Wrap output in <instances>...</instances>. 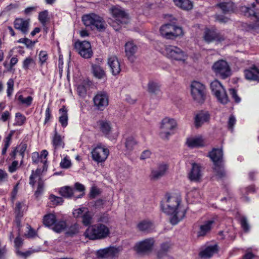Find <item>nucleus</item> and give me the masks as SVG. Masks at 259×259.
<instances>
[{
    "mask_svg": "<svg viewBox=\"0 0 259 259\" xmlns=\"http://www.w3.org/2000/svg\"><path fill=\"white\" fill-rule=\"evenodd\" d=\"M120 251L119 247H110L98 250L97 255L101 258L112 257L117 256Z\"/></svg>",
    "mask_w": 259,
    "mask_h": 259,
    "instance_id": "nucleus-16",
    "label": "nucleus"
},
{
    "mask_svg": "<svg viewBox=\"0 0 259 259\" xmlns=\"http://www.w3.org/2000/svg\"><path fill=\"white\" fill-rule=\"evenodd\" d=\"M137 144V142L133 137H128L125 140V147L129 152L132 151Z\"/></svg>",
    "mask_w": 259,
    "mask_h": 259,
    "instance_id": "nucleus-41",
    "label": "nucleus"
},
{
    "mask_svg": "<svg viewBox=\"0 0 259 259\" xmlns=\"http://www.w3.org/2000/svg\"><path fill=\"white\" fill-rule=\"evenodd\" d=\"M203 38L207 42H210L214 40L221 41L225 39L224 36L218 32L215 28H206L204 32Z\"/></svg>",
    "mask_w": 259,
    "mask_h": 259,
    "instance_id": "nucleus-14",
    "label": "nucleus"
},
{
    "mask_svg": "<svg viewBox=\"0 0 259 259\" xmlns=\"http://www.w3.org/2000/svg\"><path fill=\"white\" fill-rule=\"evenodd\" d=\"M85 190L84 186L79 183H76L75 184V189H73V190H75V192L77 191L80 193L78 195H76L75 196V198H81L84 195V191Z\"/></svg>",
    "mask_w": 259,
    "mask_h": 259,
    "instance_id": "nucleus-48",
    "label": "nucleus"
},
{
    "mask_svg": "<svg viewBox=\"0 0 259 259\" xmlns=\"http://www.w3.org/2000/svg\"><path fill=\"white\" fill-rule=\"evenodd\" d=\"M108 64L110 67L112 73L114 75L118 74L120 71V65L116 56H111L108 58Z\"/></svg>",
    "mask_w": 259,
    "mask_h": 259,
    "instance_id": "nucleus-24",
    "label": "nucleus"
},
{
    "mask_svg": "<svg viewBox=\"0 0 259 259\" xmlns=\"http://www.w3.org/2000/svg\"><path fill=\"white\" fill-rule=\"evenodd\" d=\"M95 106L100 110L104 109L108 105V97L104 92L98 93L94 98Z\"/></svg>",
    "mask_w": 259,
    "mask_h": 259,
    "instance_id": "nucleus-15",
    "label": "nucleus"
},
{
    "mask_svg": "<svg viewBox=\"0 0 259 259\" xmlns=\"http://www.w3.org/2000/svg\"><path fill=\"white\" fill-rule=\"evenodd\" d=\"M177 127V121L172 118H164L161 122L159 136L161 139L168 140L169 137L174 134V130Z\"/></svg>",
    "mask_w": 259,
    "mask_h": 259,
    "instance_id": "nucleus-5",
    "label": "nucleus"
},
{
    "mask_svg": "<svg viewBox=\"0 0 259 259\" xmlns=\"http://www.w3.org/2000/svg\"><path fill=\"white\" fill-rule=\"evenodd\" d=\"M165 55L171 60L183 62L187 58V55L184 51L174 46H166L165 49Z\"/></svg>",
    "mask_w": 259,
    "mask_h": 259,
    "instance_id": "nucleus-8",
    "label": "nucleus"
},
{
    "mask_svg": "<svg viewBox=\"0 0 259 259\" xmlns=\"http://www.w3.org/2000/svg\"><path fill=\"white\" fill-rule=\"evenodd\" d=\"M191 94L195 102L199 104H202L206 99V90L205 86L200 82L192 81L191 84Z\"/></svg>",
    "mask_w": 259,
    "mask_h": 259,
    "instance_id": "nucleus-6",
    "label": "nucleus"
},
{
    "mask_svg": "<svg viewBox=\"0 0 259 259\" xmlns=\"http://www.w3.org/2000/svg\"><path fill=\"white\" fill-rule=\"evenodd\" d=\"M160 32L161 35L166 39H173L183 34L181 27L170 23L163 25L160 28Z\"/></svg>",
    "mask_w": 259,
    "mask_h": 259,
    "instance_id": "nucleus-7",
    "label": "nucleus"
},
{
    "mask_svg": "<svg viewBox=\"0 0 259 259\" xmlns=\"http://www.w3.org/2000/svg\"><path fill=\"white\" fill-rule=\"evenodd\" d=\"M202 177L201 167L197 164L193 163L191 171L189 174V179L192 181H198Z\"/></svg>",
    "mask_w": 259,
    "mask_h": 259,
    "instance_id": "nucleus-23",
    "label": "nucleus"
},
{
    "mask_svg": "<svg viewBox=\"0 0 259 259\" xmlns=\"http://www.w3.org/2000/svg\"><path fill=\"white\" fill-rule=\"evenodd\" d=\"M88 83L85 81H83L81 84L77 87V92L78 95L81 97H84L87 94Z\"/></svg>",
    "mask_w": 259,
    "mask_h": 259,
    "instance_id": "nucleus-44",
    "label": "nucleus"
},
{
    "mask_svg": "<svg viewBox=\"0 0 259 259\" xmlns=\"http://www.w3.org/2000/svg\"><path fill=\"white\" fill-rule=\"evenodd\" d=\"M39 62L41 66H42L47 60L48 56L47 53L45 51H41L38 55Z\"/></svg>",
    "mask_w": 259,
    "mask_h": 259,
    "instance_id": "nucleus-55",
    "label": "nucleus"
},
{
    "mask_svg": "<svg viewBox=\"0 0 259 259\" xmlns=\"http://www.w3.org/2000/svg\"><path fill=\"white\" fill-rule=\"evenodd\" d=\"M49 199L51 201L53 202V204L56 205L61 204L63 201V200L61 197L56 196L53 194H51L50 196Z\"/></svg>",
    "mask_w": 259,
    "mask_h": 259,
    "instance_id": "nucleus-57",
    "label": "nucleus"
},
{
    "mask_svg": "<svg viewBox=\"0 0 259 259\" xmlns=\"http://www.w3.org/2000/svg\"><path fill=\"white\" fill-rule=\"evenodd\" d=\"M186 143L189 147L192 148L202 147L204 145V141L201 137L189 138L187 139Z\"/></svg>",
    "mask_w": 259,
    "mask_h": 259,
    "instance_id": "nucleus-30",
    "label": "nucleus"
},
{
    "mask_svg": "<svg viewBox=\"0 0 259 259\" xmlns=\"http://www.w3.org/2000/svg\"><path fill=\"white\" fill-rule=\"evenodd\" d=\"M212 68L215 74L223 79L226 78L231 74V68L228 63L224 60L215 62Z\"/></svg>",
    "mask_w": 259,
    "mask_h": 259,
    "instance_id": "nucleus-9",
    "label": "nucleus"
},
{
    "mask_svg": "<svg viewBox=\"0 0 259 259\" xmlns=\"http://www.w3.org/2000/svg\"><path fill=\"white\" fill-rule=\"evenodd\" d=\"M7 96L8 97H10L12 96L13 91H14V80L12 78L9 79L7 82Z\"/></svg>",
    "mask_w": 259,
    "mask_h": 259,
    "instance_id": "nucleus-50",
    "label": "nucleus"
},
{
    "mask_svg": "<svg viewBox=\"0 0 259 259\" xmlns=\"http://www.w3.org/2000/svg\"><path fill=\"white\" fill-rule=\"evenodd\" d=\"M137 228L140 232L149 233L153 230L154 225L150 221L143 220L137 224Z\"/></svg>",
    "mask_w": 259,
    "mask_h": 259,
    "instance_id": "nucleus-26",
    "label": "nucleus"
},
{
    "mask_svg": "<svg viewBox=\"0 0 259 259\" xmlns=\"http://www.w3.org/2000/svg\"><path fill=\"white\" fill-rule=\"evenodd\" d=\"M229 93L236 103H239L241 101V98L238 96L237 91L234 89H230Z\"/></svg>",
    "mask_w": 259,
    "mask_h": 259,
    "instance_id": "nucleus-61",
    "label": "nucleus"
},
{
    "mask_svg": "<svg viewBox=\"0 0 259 259\" xmlns=\"http://www.w3.org/2000/svg\"><path fill=\"white\" fill-rule=\"evenodd\" d=\"M52 144L54 147V152L59 148H63L65 146L63 138L57 132L56 130L55 131V134L52 138Z\"/></svg>",
    "mask_w": 259,
    "mask_h": 259,
    "instance_id": "nucleus-29",
    "label": "nucleus"
},
{
    "mask_svg": "<svg viewBox=\"0 0 259 259\" xmlns=\"http://www.w3.org/2000/svg\"><path fill=\"white\" fill-rule=\"evenodd\" d=\"M235 123L236 118L235 116L234 115H231L228 122V127L229 130L232 132L233 130L234 125L235 124Z\"/></svg>",
    "mask_w": 259,
    "mask_h": 259,
    "instance_id": "nucleus-63",
    "label": "nucleus"
},
{
    "mask_svg": "<svg viewBox=\"0 0 259 259\" xmlns=\"http://www.w3.org/2000/svg\"><path fill=\"white\" fill-rule=\"evenodd\" d=\"M244 75L248 80L259 82V69L254 65L245 69Z\"/></svg>",
    "mask_w": 259,
    "mask_h": 259,
    "instance_id": "nucleus-17",
    "label": "nucleus"
},
{
    "mask_svg": "<svg viewBox=\"0 0 259 259\" xmlns=\"http://www.w3.org/2000/svg\"><path fill=\"white\" fill-rule=\"evenodd\" d=\"M18 100L22 104H24L27 107H29L32 104L33 98L31 96H28L27 98H24L23 95H20L18 97Z\"/></svg>",
    "mask_w": 259,
    "mask_h": 259,
    "instance_id": "nucleus-47",
    "label": "nucleus"
},
{
    "mask_svg": "<svg viewBox=\"0 0 259 259\" xmlns=\"http://www.w3.org/2000/svg\"><path fill=\"white\" fill-rule=\"evenodd\" d=\"M79 228V225L77 224H74L69 227L68 231L66 232V235L68 236L72 237L78 232Z\"/></svg>",
    "mask_w": 259,
    "mask_h": 259,
    "instance_id": "nucleus-46",
    "label": "nucleus"
},
{
    "mask_svg": "<svg viewBox=\"0 0 259 259\" xmlns=\"http://www.w3.org/2000/svg\"><path fill=\"white\" fill-rule=\"evenodd\" d=\"M66 227V223L65 221H60L55 222L52 227L53 230L58 233L62 232Z\"/></svg>",
    "mask_w": 259,
    "mask_h": 259,
    "instance_id": "nucleus-43",
    "label": "nucleus"
},
{
    "mask_svg": "<svg viewBox=\"0 0 259 259\" xmlns=\"http://www.w3.org/2000/svg\"><path fill=\"white\" fill-rule=\"evenodd\" d=\"M56 222V218L55 214L49 213L44 216L43 219L44 224L47 227L53 226Z\"/></svg>",
    "mask_w": 259,
    "mask_h": 259,
    "instance_id": "nucleus-38",
    "label": "nucleus"
},
{
    "mask_svg": "<svg viewBox=\"0 0 259 259\" xmlns=\"http://www.w3.org/2000/svg\"><path fill=\"white\" fill-rule=\"evenodd\" d=\"M255 4L252 3L251 7H248L246 6L241 7L240 10L242 13L246 17H254L256 20L255 24H249L247 27L248 31H256L259 29V13L255 11Z\"/></svg>",
    "mask_w": 259,
    "mask_h": 259,
    "instance_id": "nucleus-10",
    "label": "nucleus"
},
{
    "mask_svg": "<svg viewBox=\"0 0 259 259\" xmlns=\"http://www.w3.org/2000/svg\"><path fill=\"white\" fill-rule=\"evenodd\" d=\"M214 96L216 97L218 100L223 104H227L229 101L226 91L224 88H223V92H221V93H218Z\"/></svg>",
    "mask_w": 259,
    "mask_h": 259,
    "instance_id": "nucleus-42",
    "label": "nucleus"
},
{
    "mask_svg": "<svg viewBox=\"0 0 259 259\" xmlns=\"http://www.w3.org/2000/svg\"><path fill=\"white\" fill-rule=\"evenodd\" d=\"M210 119V115L207 111H201L196 114L194 117V124L196 128H199Z\"/></svg>",
    "mask_w": 259,
    "mask_h": 259,
    "instance_id": "nucleus-18",
    "label": "nucleus"
},
{
    "mask_svg": "<svg viewBox=\"0 0 259 259\" xmlns=\"http://www.w3.org/2000/svg\"><path fill=\"white\" fill-rule=\"evenodd\" d=\"M208 156L214 164H222L223 161V152L222 149L213 148L209 152Z\"/></svg>",
    "mask_w": 259,
    "mask_h": 259,
    "instance_id": "nucleus-21",
    "label": "nucleus"
},
{
    "mask_svg": "<svg viewBox=\"0 0 259 259\" xmlns=\"http://www.w3.org/2000/svg\"><path fill=\"white\" fill-rule=\"evenodd\" d=\"M109 233V229L107 226L97 224L90 226L84 232V236L91 240H97L107 237Z\"/></svg>",
    "mask_w": 259,
    "mask_h": 259,
    "instance_id": "nucleus-2",
    "label": "nucleus"
},
{
    "mask_svg": "<svg viewBox=\"0 0 259 259\" xmlns=\"http://www.w3.org/2000/svg\"><path fill=\"white\" fill-rule=\"evenodd\" d=\"M109 154V150L101 144H98L92 151L93 159L97 162H104Z\"/></svg>",
    "mask_w": 259,
    "mask_h": 259,
    "instance_id": "nucleus-12",
    "label": "nucleus"
},
{
    "mask_svg": "<svg viewBox=\"0 0 259 259\" xmlns=\"http://www.w3.org/2000/svg\"><path fill=\"white\" fill-rule=\"evenodd\" d=\"M223 86L217 80H214L210 83V89L212 92L215 95L218 93L223 92Z\"/></svg>",
    "mask_w": 259,
    "mask_h": 259,
    "instance_id": "nucleus-39",
    "label": "nucleus"
},
{
    "mask_svg": "<svg viewBox=\"0 0 259 259\" xmlns=\"http://www.w3.org/2000/svg\"><path fill=\"white\" fill-rule=\"evenodd\" d=\"M240 224L242 228L244 231L247 232L249 230V226L248 224L247 220L246 217H242L240 218Z\"/></svg>",
    "mask_w": 259,
    "mask_h": 259,
    "instance_id": "nucleus-59",
    "label": "nucleus"
},
{
    "mask_svg": "<svg viewBox=\"0 0 259 259\" xmlns=\"http://www.w3.org/2000/svg\"><path fill=\"white\" fill-rule=\"evenodd\" d=\"M15 29L19 30L23 33L26 34L29 30V21L22 18H17L14 22Z\"/></svg>",
    "mask_w": 259,
    "mask_h": 259,
    "instance_id": "nucleus-22",
    "label": "nucleus"
},
{
    "mask_svg": "<svg viewBox=\"0 0 259 259\" xmlns=\"http://www.w3.org/2000/svg\"><path fill=\"white\" fill-rule=\"evenodd\" d=\"M48 12L47 10L39 13L38 15V19L41 23L45 25L47 21Z\"/></svg>",
    "mask_w": 259,
    "mask_h": 259,
    "instance_id": "nucleus-56",
    "label": "nucleus"
},
{
    "mask_svg": "<svg viewBox=\"0 0 259 259\" xmlns=\"http://www.w3.org/2000/svg\"><path fill=\"white\" fill-rule=\"evenodd\" d=\"M15 120L17 125H22L25 122L26 117L21 113L18 112L16 113Z\"/></svg>",
    "mask_w": 259,
    "mask_h": 259,
    "instance_id": "nucleus-51",
    "label": "nucleus"
},
{
    "mask_svg": "<svg viewBox=\"0 0 259 259\" xmlns=\"http://www.w3.org/2000/svg\"><path fill=\"white\" fill-rule=\"evenodd\" d=\"M12 134H10L4 140V147L2 149V154L3 155H5L6 153L7 149L9 147L10 145L11 140L12 139Z\"/></svg>",
    "mask_w": 259,
    "mask_h": 259,
    "instance_id": "nucleus-54",
    "label": "nucleus"
},
{
    "mask_svg": "<svg viewBox=\"0 0 259 259\" xmlns=\"http://www.w3.org/2000/svg\"><path fill=\"white\" fill-rule=\"evenodd\" d=\"M40 169L37 168L34 172L33 170L29 178V184L32 186H34L35 183V179L39 177V174L40 172Z\"/></svg>",
    "mask_w": 259,
    "mask_h": 259,
    "instance_id": "nucleus-49",
    "label": "nucleus"
},
{
    "mask_svg": "<svg viewBox=\"0 0 259 259\" xmlns=\"http://www.w3.org/2000/svg\"><path fill=\"white\" fill-rule=\"evenodd\" d=\"M19 167V163L18 161H14L9 166V171L11 173L14 172Z\"/></svg>",
    "mask_w": 259,
    "mask_h": 259,
    "instance_id": "nucleus-64",
    "label": "nucleus"
},
{
    "mask_svg": "<svg viewBox=\"0 0 259 259\" xmlns=\"http://www.w3.org/2000/svg\"><path fill=\"white\" fill-rule=\"evenodd\" d=\"M172 246V244L169 241L162 243L160 245L159 248L156 251V256L158 259H163L168 256V252Z\"/></svg>",
    "mask_w": 259,
    "mask_h": 259,
    "instance_id": "nucleus-20",
    "label": "nucleus"
},
{
    "mask_svg": "<svg viewBox=\"0 0 259 259\" xmlns=\"http://www.w3.org/2000/svg\"><path fill=\"white\" fill-rule=\"evenodd\" d=\"M87 210V208L85 207L79 208L73 211V215L76 218H81V215Z\"/></svg>",
    "mask_w": 259,
    "mask_h": 259,
    "instance_id": "nucleus-60",
    "label": "nucleus"
},
{
    "mask_svg": "<svg viewBox=\"0 0 259 259\" xmlns=\"http://www.w3.org/2000/svg\"><path fill=\"white\" fill-rule=\"evenodd\" d=\"M167 169V166L165 164H160L158 166L151 170L150 175V179L152 180H157L163 177L166 173Z\"/></svg>",
    "mask_w": 259,
    "mask_h": 259,
    "instance_id": "nucleus-19",
    "label": "nucleus"
},
{
    "mask_svg": "<svg viewBox=\"0 0 259 259\" xmlns=\"http://www.w3.org/2000/svg\"><path fill=\"white\" fill-rule=\"evenodd\" d=\"M35 64V61L32 58L27 57L23 62V68L25 70H27L30 66Z\"/></svg>",
    "mask_w": 259,
    "mask_h": 259,
    "instance_id": "nucleus-53",
    "label": "nucleus"
},
{
    "mask_svg": "<svg viewBox=\"0 0 259 259\" xmlns=\"http://www.w3.org/2000/svg\"><path fill=\"white\" fill-rule=\"evenodd\" d=\"M180 204L181 199L174 196H168L166 200L161 202V209L164 213L171 215L170 222L173 225L177 224L185 216L186 210Z\"/></svg>",
    "mask_w": 259,
    "mask_h": 259,
    "instance_id": "nucleus-1",
    "label": "nucleus"
},
{
    "mask_svg": "<svg viewBox=\"0 0 259 259\" xmlns=\"http://www.w3.org/2000/svg\"><path fill=\"white\" fill-rule=\"evenodd\" d=\"M100 131L106 136H108L112 132V126L110 121L100 120L98 122Z\"/></svg>",
    "mask_w": 259,
    "mask_h": 259,
    "instance_id": "nucleus-25",
    "label": "nucleus"
},
{
    "mask_svg": "<svg viewBox=\"0 0 259 259\" xmlns=\"http://www.w3.org/2000/svg\"><path fill=\"white\" fill-rule=\"evenodd\" d=\"M175 5L184 10H190L193 8V5L190 0H173Z\"/></svg>",
    "mask_w": 259,
    "mask_h": 259,
    "instance_id": "nucleus-33",
    "label": "nucleus"
},
{
    "mask_svg": "<svg viewBox=\"0 0 259 259\" xmlns=\"http://www.w3.org/2000/svg\"><path fill=\"white\" fill-rule=\"evenodd\" d=\"M213 170L218 179H222L226 176V172L222 164H214Z\"/></svg>",
    "mask_w": 259,
    "mask_h": 259,
    "instance_id": "nucleus-40",
    "label": "nucleus"
},
{
    "mask_svg": "<svg viewBox=\"0 0 259 259\" xmlns=\"http://www.w3.org/2000/svg\"><path fill=\"white\" fill-rule=\"evenodd\" d=\"M187 197L188 199L194 198V200H192L193 201H194L195 199H197L199 198H201V193L200 190L196 188L193 189L191 191L187 193Z\"/></svg>",
    "mask_w": 259,
    "mask_h": 259,
    "instance_id": "nucleus-45",
    "label": "nucleus"
},
{
    "mask_svg": "<svg viewBox=\"0 0 259 259\" xmlns=\"http://www.w3.org/2000/svg\"><path fill=\"white\" fill-rule=\"evenodd\" d=\"M60 194L66 198H74L75 196V190L69 186L61 187L59 190Z\"/></svg>",
    "mask_w": 259,
    "mask_h": 259,
    "instance_id": "nucleus-31",
    "label": "nucleus"
},
{
    "mask_svg": "<svg viewBox=\"0 0 259 259\" xmlns=\"http://www.w3.org/2000/svg\"><path fill=\"white\" fill-rule=\"evenodd\" d=\"M92 68L93 73L96 78L102 79L105 76V72L100 66L94 64L92 66Z\"/></svg>",
    "mask_w": 259,
    "mask_h": 259,
    "instance_id": "nucleus-35",
    "label": "nucleus"
},
{
    "mask_svg": "<svg viewBox=\"0 0 259 259\" xmlns=\"http://www.w3.org/2000/svg\"><path fill=\"white\" fill-rule=\"evenodd\" d=\"M60 165L63 168H68L70 167L71 163L70 160L65 157L61 160Z\"/></svg>",
    "mask_w": 259,
    "mask_h": 259,
    "instance_id": "nucleus-62",
    "label": "nucleus"
},
{
    "mask_svg": "<svg viewBox=\"0 0 259 259\" xmlns=\"http://www.w3.org/2000/svg\"><path fill=\"white\" fill-rule=\"evenodd\" d=\"M74 48L78 54L85 59L90 58L93 55L91 44L88 41H77Z\"/></svg>",
    "mask_w": 259,
    "mask_h": 259,
    "instance_id": "nucleus-13",
    "label": "nucleus"
},
{
    "mask_svg": "<svg viewBox=\"0 0 259 259\" xmlns=\"http://www.w3.org/2000/svg\"><path fill=\"white\" fill-rule=\"evenodd\" d=\"M214 223L213 220H208L204 222L203 224L200 226L199 230L198 232V236L203 237L205 236L210 231Z\"/></svg>",
    "mask_w": 259,
    "mask_h": 259,
    "instance_id": "nucleus-27",
    "label": "nucleus"
},
{
    "mask_svg": "<svg viewBox=\"0 0 259 259\" xmlns=\"http://www.w3.org/2000/svg\"><path fill=\"white\" fill-rule=\"evenodd\" d=\"M148 92L152 94H157L160 91V85L159 83L150 81L148 84Z\"/></svg>",
    "mask_w": 259,
    "mask_h": 259,
    "instance_id": "nucleus-36",
    "label": "nucleus"
},
{
    "mask_svg": "<svg viewBox=\"0 0 259 259\" xmlns=\"http://www.w3.org/2000/svg\"><path fill=\"white\" fill-rule=\"evenodd\" d=\"M155 242L153 238L146 239L136 244L135 250L139 254H148L152 251Z\"/></svg>",
    "mask_w": 259,
    "mask_h": 259,
    "instance_id": "nucleus-11",
    "label": "nucleus"
},
{
    "mask_svg": "<svg viewBox=\"0 0 259 259\" xmlns=\"http://www.w3.org/2000/svg\"><path fill=\"white\" fill-rule=\"evenodd\" d=\"M112 14L113 19L109 22V23L115 31L119 30L122 25L126 24L129 21L128 15L120 9H113Z\"/></svg>",
    "mask_w": 259,
    "mask_h": 259,
    "instance_id": "nucleus-4",
    "label": "nucleus"
},
{
    "mask_svg": "<svg viewBox=\"0 0 259 259\" xmlns=\"http://www.w3.org/2000/svg\"><path fill=\"white\" fill-rule=\"evenodd\" d=\"M27 144L24 143H21L16 148L15 152H19L20 155L22 156V157H24V152H25L27 149Z\"/></svg>",
    "mask_w": 259,
    "mask_h": 259,
    "instance_id": "nucleus-58",
    "label": "nucleus"
},
{
    "mask_svg": "<svg viewBox=\"0 0 259 259\" xmlns=\"http://www.w3.org/2000/svg\"><path fill=\"white\" fill-rule=\"evenodd\" d=\"M217 251V246H210L205 248L199 253V255L204 258L211 257Z\"/></svg>",
    "mask_w": 259,
    "mask_h": 259,
    "instance_id": "nucleus-32",
    "label": "nucleus"
},
{
    "mask_svg": "<svg viewBox=\"0 0 259 259\" xmlns=\"http://www.w3.org/2000/svg\"><path fill=\"white\" fill-rule=\"evenodd\" d=\"M59 112L61 114L59 117V121L63 127L67 126L68 124L67 110L65 106H63L59 109Z\"/></svg>",
    "mask_w": 259,
    "mask_h": 259,
    "instance_id": "nucleus-34",
    "label": "nucleus"
},
{
    "mask_svg": "<svg viewBox=\"0 0 259 259\" xmlns=\"http://www.w3.org/2000/svg\"><path fill=\"white\" fill-rule=\"evenodd\" d=\"M138 50L137 46L133 41H128L125 45V52L128 59L133 60V57Z\"/></svg>",
    "mask_w": 259,
    "mask_h": 259,
    "instance_id": "nucleus-28",
    "label": "nucleus"
},
{
    "mask_svg": "<svg viewBox=\"0 0 259 259\" xmlns=\"http://www.w3.org/2000/svg\"><path fill=\"white\" fill-rule=\"evenodd\" d=\"M82 21L87 27L94 26L100 31H104L107 24L104 19L94 13L84 15L82 17Z\"/></svg>",
    "mask_w": 259,
    "mask_h": 259,
    "instance_id": "nucleus-3",
    "label": "nucleus"
},
{
    "mask_svg": "<svg viewBox=\"0 0 259 259\" xmlns=\"http://www.w3.org/2000/svg\"><path fill=\"white\" fill-rule=\"evenodd\" d=\"M44 190V182L41 178H39L38 181L37 190L35 192V196L36 198L38 197L42 193Z\"/></svg>",
    "mask_w": 259,
    "mask_h": 259,
    "instance_id": "nucleus-52",
    "label": "nucleus"
},
{
    "mask_svg": "<svg viewBox=\"0 0 259 259\" xmlns=\"http://www.w3.org/2000/svg\"><path fill=\"white\" fill-rule=\"evenodd\" d=\"M93 213L88 209L81 215V222L84 226H89L93 223Z\"/></svg>",
    "mask_w": 259,
    "mask_h": 259,
    "instance_id": "nucleus-37",
    "label": "nucleus"
}]
</instances>
